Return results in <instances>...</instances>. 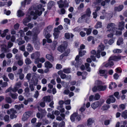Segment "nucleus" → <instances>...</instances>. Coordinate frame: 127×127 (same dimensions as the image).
I'll return each instance as SVG.
<instances>
[{
  "label": "nucleus",
  "instance_id": "40",
  "mask_svg": "<svg viewBox=\"0 0 127 127\" xmlns=\"http://www.w3.org/2000/svg\"><path fill=\"white\" fill-rule=\"evenodd\" d=\"M100 95L98 93L96 94L94 97V100H98L100 97Z\"/></svg>",
  "mask_w": 127,
  "mask_h": 127
},
{
  "label": "nucleus",
  "instance_id": "42",
  "mask_svg": "<svg viewBox=\"0 0 127 127\" xmlns=\"http://www.w3.org/2000/svg\"><path fill=\"white\" fill-rule=\"evenodd\" d=\"M86 14L88 16L90 17L91 13V12L89 8H88L86 10Z\"/></svg>",
  "mask_w": 127,
  "mask_h": 127
},
{
  "label": "nucleus",
  "instance_id": "47",
  "mask_svg": "<svg viewBox=\"0 0 127 127\" xmlns=\"http://www.w3.org/2000/svg\"><path fill=\"white\" fill-rule=\"evenodd\" d=\"M18 32L20 34V36L21 37H23L25 34V33L23 30H20Z\"/></svg>",
  "mask_w": 127,
  "mask_h": 127
},
{
  "label": "nucleus",
  "instance_id": "11",
  "mask_svg": "<svg viewBox=\"0 0 127 127\" xmlns=\"http://www.w3.org/2000/svg\"><path fill=\"white\" fill-rule=\"evenodd\" d=\"M110 98H108L106 100V103L108 104H110L111 103H114L116 101L115 98L113 95L109 96Z\"/></svg>",
  "mask_w": 127,
  "mask_h": 127
},
{
  "label": "nucleus",
  "instance_id": "14",
  "mask_svg": "<svg viewBox=\"0 0 127 127\" xmlns=\"http://www.w3.org/2000/svg\"><path fill=\"white\" fill-rule=\"evenodd\" d=\"M93 119L92 118H90L87 120V126L88 127H91L92 124L94 123Z\"/></svg>",
  "mask_w": 127,
  "mask_h": 127
},
{
  "label": "nucleus",
  "instance_id": "31",
  "mask_svg": "<svg viewBox=\"0 0 127 127\" xmlns=\"http://www.w3.org/2000/svg\"><path fill=\"white\" fill-rule=\"evenodd\" d=\"M0 118L1 120L3 119L5 122H9V116L7 115H5L3 118H1V116Z\"/></svg>",
  "mask_w": 127,
  "mask_h": 127
},
{
  "label": "nucleus",
  "instance_id": "23",
  "mask_svg": "<svg viewBox=\"0 0 127 127\" xmlns=\"http://www.w3.org/2000/svg\"><path fill=\"white\" fill-rule=\"evenodd\" d=\"M81 64V62H80L79 63V62L75 60L74 61H72L71 63V64L72 65H74L76 67H78L79 65Z\"/></svg>",
  "mask_w": 127,
  "mask_h": 127
},
{
  "label": "nucleus",
  "instance_id": "21",
  "mask_svg": "<svg viewBox=\"0 0 127 127\" xmlns=\"http://www.w3.org/2000/svg\"><path fill=\"white\" fill-rule=\"evenodd\" d=\"M27 49L28 51L29 52H31L33 50V47L32 45L30 44H28L27 47Z\"/></svg>",
  "mask_w": 127,
  "mask_h": 127
},
{
  "label": "nucleus",
  "instance_id": "20",
  "mask_svg": "<svg viewBox=\"0 0 127 127\" xmlns=\"http://www.w3.org/2000/svg\"><path fill=\"white\" fill-rule=\"evenodd\" d=\"M8 114H12L17 113L16 111L13 108H11L8 110L7 112Z\"/></svg>",
  "mask_w": 127,
  "mask_h": 127
},
{
  "label": "nucleus",
  "instance_id": "61",
  "mask_svg": "<svg viewBox=\"0 0 127 127\" xmlns=\"http://www.w3.org/2000/svg\"><path fill=\"white\" fill-rule=\"evenodd\" d=\"M59 33V32H54L53 33V35L54 36V38H58Z\"/></svg>",
  "mask_w": 127,
  "mask_h": 127
},
{
  "label": "nucleus",
  "instance_id": "54",
  "mask_svg": "<svg viewBox=\"0 0 127 127\" xmlns=\"http://www.w3.org/2000/svg\"><path fill=\"white\" fill-rule=\"evenodd\" d=\"M18 89V87L15 86L13 89L11 88V91L14 92H17Z\"/></svg>",
  "mask_w": 127,
  "mask_h": 127
},
{
  "label": "nucleus",
  "instance_id": "45",
  "mask_svg": "<svg viewBox=\"0 0 127 127\" xmlns=\"http://www.w3.org/2000/svg\"><path fill=\"white\" fill-rule=\"evenodd\" d=\"M24 114L26 115L29 118L32 115V112L31 111H28L26 112Z\"/></svg>",
  "mask_w": 127,
  "mask_h": 127
},
{
  "label": "nucleus",
  "instance_id": "3",
  "mask_svg": "<svg viewBox=\"0 0 127 127\" xmlns=\"http://www.w3.org/2000/svg\"><path fill=\"white\" fill-rule=\"evenodd\" d=\"M104 102L103 99H100L99 101H97L94 102L91 104V106L94 109H95L98 107H100Z\"/></svg>",
  "mask_w": 127,
  "mask_h": 127
},
{
  "label": "nucleus",
  "instance_id": "62",
  "mask_svg": "<svg viewBox=\"0 0 127 127\" xmlns=\"http://www.w3.org/2000/svg\"><path fill=\"white\" fill-rule=\"evenodd\" d=\"M39 95V93L38 91H36L34 95V97L35 98H37Z\"/></svg>",
  "mask_w": 127,
  "mask_h": 127
},
{
  "label": "nucleus",
  "instance_id": "18",
  "mask_svg": "<svg viewBox=\"0 0 127 127\" xmlns=\"http://www.w3.org/2000/svg\"><path fill=\"white\" fill-rule=\"evenodd\" d=\"M123 7V5H121L115 7L114 8V10L116 11H120L122 10Z\"/></svg>",
  "mask_w": 127,
  "mask_h": 127
},
{
  "label": "nucleus",
  "instance_id": "49",
  "mask_svg": "<svg viewBox=\"0 0 127 127\" xmlns=\"http://www.w3.org/2000/svg\"><path fill=\"white\" fill-rule=\"evenodd\" d=\"M99 73L100 76H103L105 74V71L104 70L100 69L99 70Z\"/></svg>",
  "mask_w": 127,
  "mask_h": 127
},
{
  "label": "nucleus",
  "instance_id": "34",
  "mask_svg": "<svg viewBox=\"0 0 127 127\" xmlns=\"http://www.w3.org/2000/svg\"><path fill=\"white\" fill-rule=\"evenodd\" d=\"M102 26V23L100 22H98L95 26V28L96 29H98L101 28Z\"/></svg>",
  "mask_w": 127,
  "mask_h": 127
},
{
  "label": "nucleus",
  "instance_id": "39",
  "mask_svg": "<svg viewBox=\"0 0 127 127\" xmlns=\"http://www.w3.org/2000/svg\"><path fill=\"white\" fill-rule=\"evenodd\" d=\"M63 71L65 73H69L70 72V69L69 68L64 69H63Z\"/></svg>",
  "mask_w": 127,
  "mask_h": 127
},
{
  "label": "nucleus",
  "instance_id": "8",
  "mask_svg": "<svg viewBox=\"0 0 127 127\" xmlns=\"http://www.w3.org/2000/svg\"><path fill=\"white\" fill-rule=\"evenodd\" d=\"M57 4L59 5V7L60 8H62L64 5L66 6H68V3L67 1L65 0L64 2L62 0H60L59 1L57 2Z\"/></svg>",
  "mask_w": 127,
  "mask_h": 127
},
{
  "label": "nucleus",
  "instance_id": "19",
  "mask_svg": "<svg viewBox=\"0 0 127 127\" xmlns=\"http://www.w3.org/2000/svg\"><path fill=\"white\" fill-rule=\"evenodd\" d=\"M77 113H75L71 115L70 117V119L72 122H74L76 120V117L77 116Z\"/></svg>",
  "mask_w": 127,
  "mask_h": 127
},
{
  "label": "nucleus",
  "instance_id": "37",
  "mask_svg": "<svg viewBox=\"0 0 127 127\" xmlns=\"http://www.w3.org/2000/svg\"><path fill=\"white\" fill-rule=\"evenodd\" d=\"M52 113V114H51L50 113H48L47 115V117L52 119H54L55 118V116Z\"/></svg>",
  "mask_w": 127,
  "mask_h": 127
},
{
  "label": "nucleus",
  "instance_id": "12",
  "mask_svg": "<svg viewBox=\"0 0 127 127\" xmlns=\"http://www.w3.org/2000/svg\"><path fill=\"white\" fill-rule=\"evenodd\" d=\"M77 75L79 76L82 75V79H85L86 78V76L87 75V73L86 72H84L82 73L80 71L77 72Z\"/></svg>",
  "mask_w": 127,
  "mask_h": 127
},
{
  "label": "nucleus",
  "instance_id": "5",
  "mask_svg": "<svg viewBox=\"0 0 127 127\" xmlns=\"http://www.w3.org/2000/svg\"><path fill=\"white\" fill-rule=\"evenodd\" d=\"M33 40L35 48L37 50H39L40 47V43L39 40L36 37L33 38Z\"/></svg>",
  "mask_w": 127,
  "mask_h": 127
},
{
  "label": "nucleus",
  "instance_id": "56",
  "mask_svg": "<svg viewBox=\"0 0 127 127\" xmlns=\"http://www.w3.org/2000/svg\"><path fill=\"white\" fill-rule=\"evenodd\" d=\"M82 16L84 20L87 19H88L89 17V16H88L86 14H84Z\"/></svg>",
  "mask_w": 127,
  "mask_h": 127
},
{
  "label": "nucleus",
  "instance_id": "28",
  "mask_svg": "<svg viewBox=\"0 0 127 127\" xmlns=\"http://www.w3.org/2000/svg\"><path fill=\"white\" fill-rule=\"evenodd\" d=\"M51 96H45L43 98L44 101L46 102H50L51 100Z\"/></svg>",
  "mask_w": 127,
  "mask_h": 127
},
{
  "label": "nucleus",
  "instance_id": "43",
  "mask_svg": "<svg viewBox=\"0 0 127 127\" xmlns=\"http://www.w3.org/2000/svg\"><path fill=\"white\" fill-rule=\"evenodd\" d=\"M114 38L110 39L108 41V43L110 45H112L114 42Z\"/></svg>",
  "mask_w": 127,
  "mask_h": 127
},
{
  "label": "nucleus",
  "instance_id": "9",
  "mask_svg": "<svg viewBox=\"0 0 127 127\" xmlns=\"http://www.w3.org/2000/svg\"><path fill=\"white\" fill-rule=\"evenodd\" d=\"M123 57L120 55L115 56L111 57L109 58V60H113L116 61H119Z\"/></svg>",
  "mask_w": 127,
  "mask_h": 127
},
{
  "label": "nucleus",
  "instance_id": "7",
  "mask_svg": "<svg viewBox=\"0 0 127 127\" xmlns=\"http://www.w3.org/2000/svg\"><path fill=\"white\" fill-rule=\"evenodd\" d=\"M115 24L114 23H111L108 24L107 26V28L108 29L107 31H111L112 32H114V30L115 29Z\"/></svg>",
  "mask_w": 127,
  "mask_h": 127
},
{
  "label": "nucleus",
  "instance_id": "10",
  "mask_svg": "<svg viewBox=\"0 0 127 127\" xmlns=\"http://www.w3.org/2000/svg\"><path fill=\"white\" fill-rule=\"evenodd\" d=\"M40 55V53L39 52H36L32 54L31 56L32 59H34L35 58H39Z\"/></svg>",
  "mask_w": 127,
  "mask_h": 127
},
{
  "label": "nucleus",
  "instance_id": "55",
  "mask_svg": "<svg viewBox=\"0 0 127 127\" xmlns=\"http://www.w3.org/2000/svg\"><path fill=\"white\" fill-rule=\"evenodd\" d=\"M8 85L7 83L6 82H4L2 83L1 84V86L2 87H5L7 86Z\"/></svg>",
  "mask_w": 127,
  "mask_h": 127
},
{
  "label": "nucleus",
  "instance_id": "16",
  "mask_svg": "<svg viewBox=\"0 0 127 127\" xmlns=\"http://www.w3.org/2000/svg\"><path fill=\"white\" fill-rule=\"evenodd\" d=\"M111 60H109L108 62L105 65V67H111L114 65L112 61H111Z\"/></svg>",
  "mask_w": 127,
  "mask_h": 127
},
{
  "label": "nucleus",
  "instance_id": "53",
  "mask_svg": "<svg viewBox=\"0 0 127 127\" xmlns=\"http://www.w3.org/2000/svg\"><path fill=\"white\" fill-rule=\"evenodd\" d=\"M114 95L117 98L119 99L120 98V97L119 96V93L118 92H116L114 93Z\"/></svg>",
  "mask_w": 127,
  "mask_h": 127
},
{
  "label": "nucleus",
  "instance_id": "63",
  "mask_svg": "<svg viewBox=\"0 0 127 127\" xmlns=\"http://www.w3.org/2000/svg\"><path fill=\"white\" fill-rule=\"evenodd\" d=\"M20 25L18 23H16L14 26V28L15 30H17L19 29Z\"/></svg>",
  "mask_w": 127,
  "mask_h": 127
},
{
  "label": "nucleus",
  "instance_id": "26",
  "mask_svg": "<svg viewBox=\"0 0 127 127\" xmlns=\"http://www.w3.org/2000/svg\"><path fill=\"white\" fill-rule=\"evenodd\" d=\"M117 86L116 83L111 82V84L109 85V88L110 89H112L113 88H115Z\"/></svg>",
  "mask_w": 127,
  "mask_h": 127
},
{
  "label": "nucleus",
  "instance_id": "6",
  "mask_svg": "<svg viewBox=\"0 0 127 127\" xmlns=\"http://www.w3.org/2000/svg\"><path fill=\"white\" fill-rule=\"evenodd\" d=\"M104 47L103 45L101 44L99 45L98 47V50L96 55V57L98 58H100V53L101 52L104 50Z\"/></svg>",
  "mask_w": 127,
  "mask_h": 127
},
{
  "label": "nucleus",
  "instance_id": "38",
  "mask_svg": "<svg viewBox=\"0 0 127 127\" xmlns=\"http://www.w3.org/2000/svg\"><path fill=\"white\" fill-rule=\"evenodd\" d=\"M122 50L119 49H115L113 50V52L114 53H119L122 52Z\"/></svg>",
  "mask_w": 127,
  "mask_h": 127
},
{
  "label": "nucleus",
  "instance_id": "15",
  "mask_svg": "<svg viewBox=\"0 0 127 127\" xmlns=\"http://www.w3.org/2000/svg\"><path fill=\"white\" fill-rule=\"evenodd\" d=\"M45 67L47 68H50L52 67V65L49 62L47 61L44 63Z\"/></svg>",
  "mask_w": 127,
  "mask_h": 127
},
{
  "label": "nucleus",
  "instance_id": "25",
  "mask_svg": "<svg viewBox=\"0 0 127 127\" xmlns=\"http://www.w3.org/2000/svg\"><path fill=\"white\" fill-rule=\"evenodd\" d=\"M17 16L18 17H20L24 16L25 15V13L22 11L19 10L17 11Z\"/></svg>",
  "mask_w": 127,
  "mask_h": 127
},
{
  "label": "nucleus",
  "instance_id": "46",
  "mask_svg": "<svg viewBox=\"0 0 127 127\" xmlns=\"http://www.w3.org/2000/svg\"><path fill=\"white\" fill-rule=\"evenodd\" d=\"M16 113L12 114L10 115V118L11 119H13L14 118H16L17 116L15 115Z\"/></svg>",
  "mask_w": 127,
  "mask_h": 127
},
{
  "label": "nucleus",
  "instance_id": "52",
  "mask_svg": "<svg viewBox=\"0 0 127 127\" xmlns=\"http://www.w3.org/2000/svg\"><path fill=\"white\" fill-rule=\"evenodd\" d=\"M2 77L4 81L7 82L8 81L9 79L5 75H3L2 76Z\"/></svg>",
  "mask_w": 127,
  "mask_h": 127
},
{
  "label": "nucleus",
  "instance_id": "51",
  "mask_svg": "<svg viewBox=\"0 0 127 127\" xmlns=\"http://www.w3.org/2000/svg\"><path fill=\"white\" fill-rule=\"evenodd\" d=\"M65 123L64 122H61L58 125V127H64Z\"/></svg>",
  "mask_w": 127,
  "mask_h": 127
},
{
  "label": "nucleus",
  "instance_id": "24",
  "mask_svg": "<svg viewBox=\"0 0 127 127\" xmlns=\"http://www.w3.org/2000/svg\"><path fill=\"white\" fill-rule=\"evenodd\" d=\"M124 27V22L122 21L120 22L119 24V29L120 30L123 29Z\"/></svg>",
  "mask_w": 127,
  "mask_h": 127
},
{
  "label": "nucleus",
  "instance_id": "27",
  "mask_svg": "<svg viewBox=\"0 0 127 127\" xmlns=\"http://www.w3.org/2000/svg\"><path fill=\"white\" fill-rule=\"evenodd\" d=\"M123 39L122 37L119 38L117 41V45H120L123 43Z\"/></svg>",
  "mask_w": 127,
  "mask_h": 127
},
{
  "label": "nucleus",
  "instance_id": "36",
  "mask_svg": "<svg viewBox=\"0 0 127 127\" xmlns=\"http://www.w3.org/2000/svg\"><path fill=\"white\" fill-rule=\"evenodd\" d=\"M85 65L86 68V70L88 72H90L91 68L90 67V65L89 64L87 63H86Z\"/></svg>",
  "mask_w": 127,
  "mask_h": 127
},
{
  "label": "nucleus",
  "instance_id": "59",
  "mask_svg": "<svg viewBox=\"0 0 127 127\" xmlns=\"http://www.w3.org/2000/svg\"><path fill=\"white\" fill-rule=\"evenodd\" d=\"M23 61L22 60H19L18 62V64L19 66H22L23 64Z\"/></svg>",
  "mask_w": 127,
  "mask_h": 127
},
{
  "label": "nucleus",
  "instance_id": "22",
  "mask_svg": "<svg viewBox=\"0 0 127 127\" xmlns=\"http://www.w3.org/2000/svg\"><path fill=\"white\" fill-rule=\"evenodd\" d=\"M74 35L71 33H66L65 34V37L67 39H69L70 37L72 38L73 37Z\"/></svg>",
  "mask_w": 127,
  "mask_h": 127
},
{
  "label": "nucleus",
  "instance_id": "64",
  "mask_svg": "<svg viewBox=\"0 0 127 127\" xmlns=\"http://www.w3.org/2000/svg\"><path fill=\"white\" fill-rule=\"evenodd\" d=\"M22 124H21L17 123L13 126V127H22Z\"/></svg>",
  "mask_w": 127,
  "mask_h": 127
},
{
  "label": "nucleus",
  "instance_id": "44",
  "mask_svg": "<svg viewBox=\"0 0 127 127\" xmlns=\"http://www.w3.org/2000/svg\"><path fill=\"white\" fill-rule=\"evenodd\" d=\"M29 118L26 115L24 114L22 118V120L23 121H25L27 119Z\"/></svg>",
  "mask_w": 127,
  "mask_h": 127
},
{
  "label": "nucleus",
  "instance_id": "32",
  "mask_svg": "<svg viewBox=\"0 0 127 127\" xmlns=\"http://www.w3.org/2000/svg\"><path fill=\"white\" fill-rule=\"evenodd\" d=\"M46 58L51 61H53V58L52 56L51 55L48 54L46 55Z\"/></svg>",
  "mask_w": 127,
  "mask_h": 127
},
{
  "label": "nucleus",
  "instance_id": "58",
  "mask_svg": "<svg viewBox=\"0 0 127 127\" xmlns=\"http://www.w3.org/2000/svg\"><path fill=\"white\" fill-rule=\"evenodd\" d=\"M5 99L6 101L9 103H10L12 102L11 99L9 97H6Z\"/></svg>",
  "mask_w": 127,
  "mask_h": 127
},
{
  "label": "nucleus",
  "instance_id": "30",
  "mask_svg": "<svg viewBox=\"0 0 127 127\" xmlns=\"http://www.w3.org/2000/svg\"><path fill=\"white\" fill-rule=\"evenodd\" d=\"M121 116L125 119L127 118V110H126L123 112L121 114Z\"/></svg>",
  "mask_w": 127,
  "mask_h": 127
},
{
  "label": "nucleus",
  "instance_id": "4",
  "mask_svg": "<svg viewBox=\"0 0 127 127\" xmlns=\"http://www.w3.org/2000/svg\"><path fill=\"white\" fill-rule=\"evenodd\" d=\"M67 46L66 42L64 41L63 42V44L59 47L58 50L61 53L63 52L65 50Z\"/></svg>",
  "mask_w": 127,
  "mask_h": 127
},
{
  "label": "nucleus",
  "instance_id": "13",
  "mask_svg": "<svg viewBox=\"0 0 127 127\" xmlns=\"http://www.w3.org/2000/svg\"><path fill=\"white\" fill-rule=\"evenodd\" d=\"M65 115L64 114L61 113L60 115V116H59L56 118V120L58 121H61L64 120L65 118Z\"/></svg>",
  "mask_w": 127,
  "mask_h": 127
},
{
  "label": "nucleus",
  "instance_id": "57",
  "mask_svg": "<svg viewBox=\"0 0 127 127\" xmlns=\"http://www.w3.org/2000/svg\"><path fill=\"white\" fill-rule=\"evenodd\" d=\"M84 20L83 19L81 16L78 19L77 22L79 23H81L83 22Z\"/></svg>",
  "mask_w": 127,
  "mask_h": 127
},
{
  "label": "nucleus",
  "instance_id": "35",
  "mask_svg": "<svg viewBox=\"0 0 127 127\" xmlns=\"http://www.w3.org/2000/svg\"><path fill=\"white\" fill-rule=\"evenodd\" d=\"M9 95L11 96V97L14 99H15L17 98L18 95L17 94L10 93Z\"/></svg>",
  "mask_w": 127,
  "mask_h": 127
},
{
  "label": "nucleus",
  "instance_id": "17",
  "mask_svg": "<svg viewBox=\"0 0 127 127\" xmlns=\"http://www.w3.org/2000/svg\"><path fill=\"white\" fill-rule=\"evenodd\" d=\"M119 29H116L115 30V29L114 30V32H112L114 34H115V35H120L122 34V32Z\"/></svg>",
  "mask_w": 127,
  "mask_h": 127
},
{
  "label": "nucleus",
  "instance_id": "48",
  "mask_svg": "<svg viewBox=\"0 0 127 127\" xmlns=\"http://www.w3.org/2000/svg\"><path fill=\"white\" fill-rule=\"evenodd\" d=\"M86 53V51H83L81 52V51H80L79 52V55L81 57H82Z\"/></svg>",
  "mask_w": 127,
  "mask_h": 127
},
{
  "label": "nucleus",
  "instance_id": "33",
  "mask_svg": "<svg viewBox=\"0 0 127 127\" xmlns=\"http://www.w3.org/2000/svg\"><path fill=\"white\" fill-rule=\"evenodd\" d=\"M25 63L27 65L30 64L32 63V61L29 58H27L25 61Z\"/></svg>",
  "mask_w": 127,
  "mask_h": 127
},
{
  "label": "nucleus",
  "instance_id": "41",
  "mask_svg": "<svg viewBox=\"0 0 127 127\" xmlns=\"http://www.w3.org/2000/svg\"><path fill=\"white\" fill-rule=\"evenodd\" d=\"M8 76L10 79L11 80H13L14 78V75L12 73H9L8 75Z\"/></svg>",
  "mask_w": 127,
  "mask_h": 127
},
{
  "label": "nucleus",
  "instance_id": "60",
  "mask_svg": "<svg viewBox=\"0 0 127 127\" xmlns=\"http://www.w3.org/2000/svg\"><path fill=\"white\" fill-rule=\"evenodd\" d=\"M84 7V5L83 3H81L79 5V6L77 8L78 10H80L82 8Z\"/></svg>",
  "mask_w": 127,
  "mask_h": 127
},
{
  "label": "nucleus",
  "instance_id": "50",
  "mask_svg": "<svg viewBox=\"0 0 127 127\" xmlns=\"http://www.w3.org/2000/svg\"><path fill=\"white\" fill-rule=\"evenodd\" d=\"M4 14H6V15H8L10 14L11 12L10 10L7 11L6 9H5L4 10Z\"/></svg>",
  "mask_w": 127,
  "mask_h": 127
},
{
  "label": "nucleus",
  "instance_id": "1",
  "mask_svg": "<svg viewBox=\"0 0 127 127\" xmlns=\"http://www.w3.org/2000/svg\"><path fill=\"white\" fill-rule=\"evenodd\" d=\"M42 6V5L40 4L37 6L35 9L31 11L30 15H29L28 17L24 19L23 21V23L26 26L27 23L31 21V16H33V19H36L37 17V15L39 16L42 14V12L41 9Z\"/></svg>",
  "mask_w": 127,
  "mask_h": 127
},
{
  "label": "nucleus",
  "instance_id": "2",
  "mask_svg": "<svg viewBox=\"0 0 127 127\" xmlns=\"http://www.w3.org/2000/svg\"><path fill=\"white\" fill-rule=\"evenodd\" d=\"M96 85L93 88L92 90L93 92H95L97 91H104L105 90L106 88V85H103L104 83L101 81L97 80L95 82Z\"/></svg>",
  "mask_w": 127,
  "mask_h": 127
},
{
  "label": "nucleus",
  "instance_id": "29",
  "mask_svg": "<svg viewBox=\"0 0 127 127\" xmlns=\"http://www.w3.org/2000/svg\"><path fill=\"white\" fill-rule=\"evenodd\" d=\"M55 4V3L53 1H51L49 2L48 4V8L49 9H50Z\"/></svg>",
  "mask_w": 127,
  "mask_h": 127
}]
</instances>
